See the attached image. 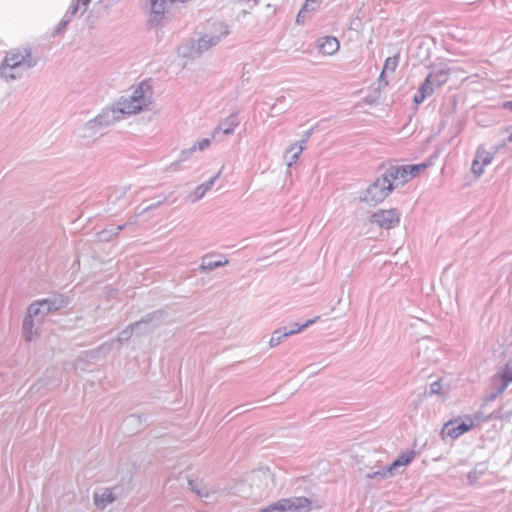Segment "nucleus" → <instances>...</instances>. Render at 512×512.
Here are the masks:
<instances>
[{"instance_id": "obj_1", "label": "nucleus", "mask_w": 512, "mask_h": 512, "mask_svg": "<svg viewBox=\"0 0 512 512\" xmlns=\"http://www.w3.org/2000/svg\"><path fill=\"white\" fill-rule=\"evenodd\" d=\"M153 101V92L147 82H141L131 88L130 93L122 96L117 107L104 109L95 118L80 127L78 134L81 138H92L110 125L121 120L124 115H133L146 109Z\"/></svg>"}, {"instance_id": "obj_2", "label": "nucleus", "mask_w": 512, "mask_h": 512, "mask_svg": "<svg viewBox=\"0 0 512 512\" xmlns=\"http://www.w3.org/2000/svg\"><path fill=\"white\" fill-rule=\"evenodd\" d=\"M35 65L30 48L11 49L0 64V78L7 83L19 80Z\"/></svg>"}, {"instance_id": "obj_3", "label": "nucleus", "mask_w": 512, "mask_h": 512, "mask_svg": "<svg viewBox=\"0 0 512 512\" xmlns=\"http://www.w3.org/2000/svg\"><path fill=\"white\" fill-rule=\"evenodd\" d=\"M395 187L397 186L394 183V179L390 177L389 170L369 184L361 192L359 200L369 206H376L382 203Z\"/></svg>"}, {"instance_id": "obj_4", "label": "nucleus", "mask_w": 512, "mask_h": 512, "mask_svg": "<svg viewBox=\"0 0 512 512\" xmlns=\"http://www.w3.org/2000/svg\"><path fill=\"white\" fill-rule=\"evenodd\" d=\"M350 457L358 467V470L366 476L368 472L377 471L383 467L381 463L385 454L370 446L357 444L350 449Z\"/></svg>"}, {"instance_id": "obj_5", "label": "nucleus", "mask_w": 512, "mask_h": 512, "mask_svg": "<svg viewBox=\"0 0 512 512\" xmlns=\"http://www.w3.org/2000/svg\"><path fill=\"white\" fill-rule=\"evenodd\" d=\"M448 79L449 72L446 69H439L431 72L414 95V102L416 104H421L427 97L433 94L435 88L446 83Z\"/></svg>"}, {"instance_id": "obj_6", "label": "nucleus", "mask_w": 512, "mask_h": 512, "mask_svg": "<svg viewBox=\"0 0 512 512\" xmlns=\"http://www.w3.org/2000/svg\"><path fill=\"white\" fill-rule=\"evenodd\" d=\"M311 501L306 497L282 498L258 512H309Z\"/></svg>"}, {"instance_id": "obj_7", "label": "nucleus", "mask_w": 512, "mask_h": 512, "mask_svg": "<svg viewBox=\"0 0 512 512\" xmlns=\"http://www.w3.org/2000/svg\"><path fill=\"white\" fill-rule=\"evenodd\" d=\"M415 457V452L407 450L403 452L396 460L386 467L379 468L377 471H371L366 474V478L378 481L391 477L399 472L400 468L409 464Z\"/></svg>"}, {"instance_id": "obj_8", "label": "nucleus", "mask_w": 512, "mask_h": 512, "mask_svg": "<svg viewBox=\"0 0 512 512\" xmlns=\"http://www.w3.org/2000/svg\"><path fill=\"white\" fill-rule=\"evenodd\" d=\"M252 496H262L274 487V475L268 468L253 471L249 476Z\"/></svg>"}, {"instance_id": "obj_9", "label": "nucleus", "mask_w": 512, "mask_h": 512, "mask_svg": "<svg viewBox=\"0 0 512 512\" xmlns=\"http://www.w3.org/2000/svg\"><path fill=\"white\" fill-rule=\"evenodd\" d=\"M474 425L475 422L470 416L455 418L444 424L441 430V436L444 440L447 438L455 440L464 433L468 432L471 428L474 427Z\"/></svg>"}, {"instance_id": "obj_10", "label": "nucleus", "mask_w": 512, "mask_h": 512, "mask_svg": "<svg viewBox=\"0 0 512 512\" xmlns=\"http://www.w3.org/2000/svg\"><path fill=\"white\" fill-rule=\"evenodd\" d=\"M368 221L380 228L392 229L399 224L400 213L396 209H382L371 214Z\"/></svg>"}, {"instance_id": "obj_11", "label": "nucleus", "mask_w": 512, "mask_h": 512, "mask_svg": "<svg viewBox=\"0 0 512 512\" xmlns=\"http://www.w3.org/2000/svg\"><path fill=\"white\" fill-rule=\"evenodd\" d=\"M427 168V164L422 162L415 165L394 167L390 169V177L394 179L396 186H400L419 175L421 171Z\"/></svg>"}, {"instance_id": "obj_12", "label": "nucleus", "mask_w": 512, "mask_h": 512, "mask_svg": "<svg viewBox=\"0 0 512 512\" xmlns=\"http://www.w3.org/2000/svg\"><path fill=\"white\" fill-rule=\"evenodd\" d=\"M219 28H220L219 35H212V34L203 35L192 45V50L196 54H202V53L208 51L213 46H216L220 42L221 38L225 37L228 34V30H227L226 26L219 24Z\"/></svg>"}, {"instance_id": "obj_13", "label": "nucleus", "mask_w": 512, "mask_h": 512, "mask_svg": "<svg viewBox=\"0 0 512 512\" xmlns=\"http://www.w3.org/2000/svg\"><path fill=\"white\" fill-rule=\"evenodd\" d=\"M173 2L172 0H148L149 23L159 25Z\"/></svg>"}, {"instance_id": "obj_14", "label": "nucleus", "mask_w": 512, "mask_h": 512, "mask_svg": "<svg viewBox=\"0 0 512 512\" xmlns=\"http://www.w3.org/2000/svg\"><path fill=\"white\" fill-rule=\"evenodd\" d=\"M239 125L238 117L236 114H231L223 121L212 132V139L216 141H223L226 136L233 134L235 128Z\"/></svg>"}, {"instance_id": "obj_15", "label": "nucleus", "mask_w": 512, "mask_h": 512, "mask_svg": "<svg viewBox=\"0 0 512 512\" xmlns=\"http://www.w3.org/2000/svg\"><path fill=\"white\" fill-rule=\"evenodd\" d=\"M221 172H222V169L218 170L207 181L196 186L192 191H190L187 194L186 199L192 204L197 203L198 201L202 200L205 197V195L214 186V184H215L216 180L219 178Z\"/></svg>"}, {"instance_id": "obj_16", "label": "nucleus", "mask_w": 512, "mask_h": 512, "mask_svg": "<svg viewBox=\"0 0 512 512\" xmlns=\"http://www.w3.org/2000/svg\"><path fill=\"white\" fill-rule=\"evenodd\" d=\"M313 132L314 128H310L304 131L298 141L289 145V147L285 150L283 157L285 159L297 160L301 153L306 149L307 142L312 136Z\"/></svg>"}, {"instance_id": "obj_17", "label": "nucleus", "mask_w": 512, "mask_h": 512, "mask_svg": "<svg viewBox=\"0 0 512 512\" xmlns=\"http://www.w3.org/2000/svg\"><path fill=\"white\" fill-rule=\"evenodd\" d=\"M319 318L320 317L317 316L314 319H310V320L306 321L304 324L301 325V327H298L297 330H287L286 327L275 330L272 333L271 338L269 340V347L274 348V347L278 346L283 341V339H285L288 336H291V335L301 332L303 329H305V328L309 327L310 325H312L313 323H315Z\"/></svg>"}, {"instance_id": "obj_18", "label": "nucleus", "mask_w": 512, "mask_h": 512, "mask_svg": "<svg viewBox=\"0 0 512 512\" xmlns=\"http://www.w3.org/2000/svg\"><path fill=\"white\" fill-rule=\"evenodd\" d=\"M494 382L495 384H498L499 382V385L496 388L498 394L504 392L509 386L512 382V359L508 361L502 371L495 376Z\"/></svg>"}, {"instance_id": "obj_19", "label": "nucleus", "mask_w": 512, "mask_h": 512, "mask_svg": "<svg viewBox=\"0 0 512 512\" xmlns=\"http://www.w3.org/2000/svg\"><path fill=\"white\" fill-rule=\"evenodd\" d=\"M317 47L324 55H334L340 48V43L336 37L325 36L318 40Z\"/></svg>"}, {"instance_id": "obj_20", "label": "nucleus", "mask_w": 512, "mask_h": 512, "mask_svg": "<svg viewBox=\"0 0 512 512\" xmlns=\"http://www.w3.org/2000/svg\"><path fill=\"white\" fill-rule=\"evenodd\" d=\"M39 324L40 322H37L35 318L30 317L27 314L22 324L23 338L25 339V341L30 342L38 337Z\"/></svg>"}, {"instance_id": "obj_21", "label": "nucleus", "mask_w": 512, "mask_h": 512, "mask_svg": "<svg viewBox=\"0 0 512 512\" xmlns=\"http://www.w3.org/2000/svg\"><path fill=\"white\" fill-rule=\"evenodd\" d=\"M41 301L48 314L63 309L69 304V299L63 295L42 299Z\"/></svg>"}, {"instance_id": "obj_22", "label": "nucleus", "mask_w": 512, "mask_h": 512, "mask_svg": "<svg viewBox=\"0 0 512 512\" xmlns=\"http://www.w3.org/2000/svg\"><path fill=\"white\" fill-rule=\"evenodd\" d=\"M398 66V55L393 57H388L385 60L384 67L381 71V74L378 79V91H380L382 88L386 87L388 85V81L386 80V73L387 72H394Z\"/></svg>"}, {"instance_id": "obj_23", "label": "nucleus", "mask_w": 512, "mask_h": 512, "mask_svg": "<svg viewBox=\"0 0 512 512\" xmlns=\"http://www.w3.org/2000/svg\"><path fill=\"white\" fill-rule=\"evenodd\" d=\"M210 144H211V139H209V138L201 139L200 141H197L190 147L182 149L180 157L182 158V160H187L189 158L196 157V152L205 150L206 148H208L210 146Z\"/></svg>"}, {"instance_id": "obj_24", "label": "nucleus", "mask_w": 512, "mask_h": 512, "mask_svg": "<svg viewBox=\"0 0 512 512\" xmlns=\"http://www.w3.org/2000/svg\"><path fill=\"white\" fill-rule=\"evenodd\" d=\"M229 263L228 259L224 257H220L217 260L213 259V255H205L202 257L201 264L199 266V270L201 272H208L219 267L225 266Z\"/></svg>"}, {"instance_id": "obj_25", "label": "nucleus", "mask_w": 512, "mask_h": 512, "mask_svg": "<svg viewBox=\"0 0 512 512\" xmlns=\"http://www.w3.org/2000/svg\"><path fill=\"white\" fill-rule=\"evenodd\" d=\"M321 2V0H306L297 14L296 23L299 25L304 24L307 19V15L310 12L317 10L320 7Z\"/></svg>"}, {"instance_id": "obj_26", "label": "nucleus", "mask_w": 512, "mask_h": 512, "mask_svg": "<svg viewBox=\"0 0 512 512\" xmlns=\"http://www.w3.org/2000/svg\"><path fill=\"white\" fill-rule=\"evenodd\" d=\"M114 499L113 492L108 488L102 489L94 494V503L100 509L106 508Z\"/></svg>"}, {"instance_id": "obj_27", "label": "nucleus", "mask_w": 512, "mask_h": 512, "mask_svg": "<svg viewBox=\"0 0 512 512\" xmlns=\"http://www.w3.org/2000/svg\"><path fill=\"white\" fill-rule=\"evenodd\" d=\"M27 314L30 317H33L36 319L37 322H41V320L48 314L46 312L45 307L43 306V303L41 300L33 302L29 305L27 309Z\"/></svg>"}, {"instance_id": "obj_28", "label": "nucleus", "mask_w": 512, "mask_h": 512, "mask_svg": "<svg viewBox=\"0 0 512 512\" xmlns=\"http://www.w3.org/2000/svg\"><path fill=\"white\" fill-rule=\"evenodd\" d=\"M489 162H472L470 166V174L467 176V184H470L479 179L484 171L485 167Z\"/></svg>"}, {"instance_id": "obj_29", "label": "nucleus", "mask_w": 512, "mask_h": 512, "mask_svg": "<svg viewBox=\"0 0 512 512\" xmlns=\"http://www.w3.org/2000/svg\"><path fill=\"white\" fill-rule=\"evenodd\" d=\"M450 393V386L446 383H443L442 380H438L433 382L430 385V395H437L442 398H446Z\"/></svg>"}, {"instance_id": "obj_30", "label": "nucleus", "mask_w": 512, "mask_h": 512, "mask_svg": "<svg viewBox=\"0 0 512 512\" xmlns=\"http://www.w3.org/2000/svg\"><path fill=\"white\" fill-rule=\"evenodd\" d=\"M125 227V225H110L106 229L99 232L98 237L101 241H110L114 236Z\"/></svg>"}, {"instance_id": "obj_31", "label": "nucleus", "mask_w": 512, "mask_h": 512, "mask_svg": "<svg viewBox=\"0 0 512 512\" xmlns=\"http://www.w3.org/2000/svg\"><path fill=\"white\" fill-rule=\"evenodd\" d=\"M189 486L201 498H205V499L214 498L215 500L217 499V497L215 496L217 494L216 491H211V490L207 489L206 487L201 486L192 481L189 482Z\"/></svg>"}, {"instance_id": "obj_32", "label": "nucleus", "mask_w": 512, "mask_h": 512, "mask_svg": "<svg viewBox=\"0 0 512 512\" xmlns=\"http://www.w3.org/2000/svg\"><path fill=\"white\" fill-rule=\"evenodd\" d=\"M142 325H143L142 322H135L134 324L129 325L128 327L123 329L118 334L117 341L118 342H126V341H128L131 338L133 332L135 330L139 329Z\"/></svg>"}, {"instance_id": "obj_33", "label": "nucleus", "mask_w": 512, "mask_h": 512, "mask_svg": "<svg viewBox=\"0 0 512 512\" xmlns=\"http://www.w3.org/2000/svg\"><path fill=\"white\" fill-rule=\"evenodd\" d=\"M498 418L501 420L512 419V399L507 400L498 411Z\"/></svg>"}, {"instance_id": "obj_34", "label": "nucleus", "mask_w": 512, "mask_h": 512, "mask_svg": "<svg viewBox=\"0 0 512 512\" xmlns=\"http://www.w3.org/2000/svg\"><path fill=\"white\" fill-rule=\"evenodd\" d=\"M78 14L80 16L82 15L81 8L76 0H71V4H70L69 8L67 9L64 17H68V19H70V21H71L72 18Z\"/></svg>"}, {"instance_id": "obj_35", "label": "nucleus", "mask_w": 512, "mask_h": 512, "mask_svg": "<svg viewBox=\"0 0 512 512\" xmlns=\"http://www.w3.org/2000/svg\"><path fill=\"white\" fill-rule=\"evenodd\" d=\"M493 157H494V153L489 154L487 147L485 145H481L477 149L476 158L474 160L487 161V160H492Z\"/></svg>"}, {"instance_id": "obj_36", "label": "nucleus", "mask_w": 512, "mask_h": 512, "mask_svg": "<svg viewBox=\"0 0 512 512\" xmlns=\"http://www.w3.org/2000/svg\"><path fill=\"white\" fill-rule=\"evenodd\" d=\"M128 187H121L116 189L113 194L110 195L109 200L112 204H117L127 193Z\"/></svg>"}, {"instance_id": "obj_37", "label": "nucleus", "mask_w": 512, "mask_h": 512, "mask_svg": "<svg viewBox=\"0 0 512 512\" xmlns=\"http://www.w3.org/2000/svg\"><path fill=\"white\" fill-rule=\"evenodd\" d=\"M285 100H286L285 96H280L276 99V102L270 108L272 115L280 114L286 110L285 107L281 108V106H279V104L284 103Z\"/></svg>"}, {"instance_id": "obj_38", "label": "nucleus", "mask_w": 512, "mask_h": 512, "mask_svg": "<svg viewBox=\"0 0 512 512\" xmlns=\"http://www.w3.org/2000/svg\"><path fill=\"white\" fill-rule=\"evenodd\" d=\"M70 19L68 17H63L58 26L55 28L52 36L58 35L64 31L66 26L70 23Z\"/></svg>"}, {"instance_id": "obj_39", "label": "nucleus", "mask_w": 512, "mask_h": 512, "mask_svg": "<svg viewBox=\"0 0 512 512\" xmlns=\"http://www.w3.org/2000/svg\"><path fill=\"white\" fill-rule=\"evenodd\" d=\"M479 475L480 474L476 470L469 472L468 475H467L469 484L476 483L478 481V479H479Z\"/></svg>"}, {"instance_id": "obj_40", "label": "nucleus", "mask_w": 512, "mask_h": 512, "mask_svg": "<svg viewBox=\"0 0 512 512\" xmlns=\"http://www.w3.org/2000/svg\"><path fill=\"white\" fill-rule=\"evenodd\" d=\"M81 8V14H84L91 2V0H76Z\"/></svg>"}, {"instance_id": "obj_41", "label": "nucleus", "mask_w": 512, "mask_h": 512, "mask_svg": "<svg viewBox=\"0 0 512 512\" xmlns=\"http://www.w3.org/2000/svg\"><path fill=\"white\" fill-rule=\"evenodd\" d=\"M499 146H495V145H491L489 146L487 149L489 151V154L490 153H494V155L496 154L497 150H498Z\"/></svg>"}, {"instance_id": "obj_42", "label": "nucleus", "mask_w": 512, "mask_h": 512, "mask_svg": "<svg viewBox=\"0 0 512 512\" xmlns=\"http://www.w3.org/2000/svg\"><path fill=\"white\" fill-rule=\"evenodd\" d=\"M503 107L512 111V101H507L503 104Z\"/></svg>"}, {"instance_id": "obj_43", "label": "nucleus", "mask_w": 512, "mask_h": 512, "mask_svg": "<svg viewBox=\"0 0 512 512\" xmlns=\"http://www.w3.org/2000/svg\"><path fill=\"white\" fill-rule=\"evenodd\" d=\"M112 343H113V342H110V343H106V344H104V345H103V348H105L107 351H109V350L111 349V347H112Z\"/></svg>"}, {"instance_id": "obj_44", "label": "nucleus", "mask_w": 512, "mask_h": 512, "mask_svg": "<svg viewBox=\"0 0 512 512\" xmlns=\"http://www.w3.org/2000/svg\"><path fill=\"white\" fill-rule=\"evenodd\" d=\"M298 327H300L298 324H293L289 330H297Z\"/></svg>"}, {"instance_id": "obj_45", "label": "nucleus", "mask_w": 512, "mask_h": 512, "mask_svg": "<svg viewBox=\"0 0 512 512\" xmlns=\"http://www.w3.org/2000/svg\"><path fill=\"white\" fill-rule=\"evenodd\" d=\"M159 204H160V203H157V204H155V205L148 206V207H147V208H145L144 210H145V211H146V210H149V209H151V208H153V207L158 206Z\"/></svg>"}, {"instance_id": "obj_46", "label": "nucleus", "mask_w": 512, "mask_h": 512, "mask_svg": "<svg viewBox=\"0 0 512 512\" xmlns=\"http://www.w3.org/2000/svg\"><path fill=\"white\" fill-rule=\"evenodd\" d=\"M292 166V162H288L287 164V168L291 167Z\"/></svg>"}, {"instance_id": "obj_47", "label": "nucleus", "mask_w": 512, "mask_h": 512, "mask_svg": "<svg viewBox=\"0 0 512 512\" xmlns=\"http://www.w3.org/2000/svg\"><path fill=\"white\" fill-rule=\"evenodd\" d=\"M254 4L257 5L259 3V0H253Z\"/></svg>"}, {"instance_id": "obj_48", "label": "nucleus", "mask_w": 512, "mask_h": 512, "mask_svg": "<svg viewBox=\"0 0 512 512\" xmlns=\"http://www.w3.org/2000/svg\"><path fill=\"white\" fill-rule=\"evenodd\" d=\"M509 140L512 141V133L509 136Z\"/></svg>"}]
</instances>
